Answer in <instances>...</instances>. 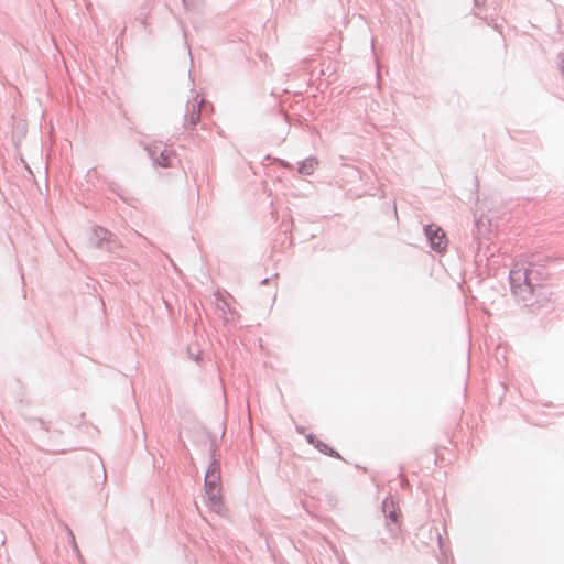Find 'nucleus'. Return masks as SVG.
I'll return each mask as SVG.
<instances>
[{"label": "nucleus", "instance_id": "18", "mask_svg": "<svg viewBox=\"0 0 564 564\" xmlns=\"http://www.w3.org/2000/svg\"><path fill=\"white\" fill-rule=\"evenodd\" d=\"M69 535L72 536V539L74 540V535H73V532L69 530Z\"/></svg>", "mask_w": 564, "mask_h": 564}, {"label": "nucleus", "instance_id": "6", "mask_svg": "<svg viewBox=\"0 0 564 564\" xmlns=\"http://www.w3.org/2000/svg\"><path fill=\"white\" fill-rule=\"evenodd\" d=\"M424 232L433 250L440 252L446 248L447 239L441 227L430 224L424 227Z\"/></svg>", "mask_w": 564, "mask_h": 564}, {"label": "nucleus", "instance_id": "8", "mask_svg": "<svg viewBox=\"0 0 564 564\" xmlns=\"http://www.w3.org/2000/svg\"><path fill=\"white\" fill-rule=\"evenodd\" d=\"M386 516V527L392 536H397L400 530V521H399V511H389L384 513Z\"/></svg>", "mask_w": 564, "mask_h": 564}, {"label": "nucleus", "instance_id": "4", "mask_svg": "<svg viewBox=\"0 0 564 564\" xmlns=\"http://www.w3.org/2000/svg\"><path fill=\"white\" fill-rule=\"evenodd\" d=\"M144 149L155 165L161 167L173 166V161L176 159V156L172 150L163 147L162 143L145 145Z\"/></svg>", "mask_w": 564, "mask_h": 564}, {"label": "nucleus", "instance_id": "19", "mask_svg": "<svg viewBox=\"0 0 564 564\" xmlns=\"http://www.w3.org/2000/svg\"><path fill=\"white\" fill-rule=\"evenodd\" d=\"M476 4L479 6V0H475Z\"/></svg>", "mask_w": 564, "mask_h": 564}, {"label": "nucleus", "instance_id": "13", "mask_svg": "<svg viewBox=\"0 0 564 564\" xmlns=\"http://www.w3.org/2000/svg\"><path fill=\"white\" fill-rule=\"evenodd\" d=\"M382 511L383 513H388L389 511H398L395 508L394 501L391 498H386L382 502Z\"/></svg>", "mask_w": 564, "mask_h": 564}, {"label": "nucleus", "instance_id": "16", "mask_svg": "<svg viewBox=\"0 0 564 564\" xmlns=\"http://www.w3.org/2000/svg\"><path fill=\"white\" fill-rule=\"evenodd\" d=\"M185 6L188 4V2H192V0H182Z\"/></svg>", "mask_w": 564, "mask_h": 564}, {"label": "nucleus", "instance_id": "1", "mask_svg": "<svg viewBox=\"0 0 564 564\" xmlns=\"http://www.w3.org/2000/svg\"><path fill=\"white\" fill-rule=\"evenodd\" d=\"M513 296L525 307L533 310L546 305L553 295L545 268L533 263H517L509 273Z\"/></svg>", "mask_w": 564, "mask_h": 564}, {"label": "nucleus", "instance_id": "10", "mask_svg": "<svg viewBox=\"0 0 564 564\" xmlns=\"http://www.w3.org/2000/svg\"><path fill=\"white\" fill-rule=\"evenodd\" d=\"M318 162L315 158L311 156L300 163L299 172L303 175H312Z\"/></svg>", "mask_w": 564, "mask_h": 564}, {"label": "nucleus", "instance_id": "14", "mask_svg": "<svg viewBox=\"0 0 564 564\" xmlns=\"http://www.w3.org/2000/svg\"><path fill=\"white\" fill-rule=\"evenodd\" d=\"M306 440H307V442H308L310 444H312V445H314V446H315L316 441H317L318 438H317L315 435H313V434H308V435H306Z\"/></svg>", "mask_w": 564, "mask_h": 564}, {"label": "nucleus", "instance_id": "2", "mask_svg": "<svg viewBox=\"0 0 564 564\" xmlns=\"http://www.w3.org/2000/svg\"><path fill=\"white\" fill-rule=\"evenodd\" d=\"M204 488L208 498V502L210 508L220 512L223 508L221 501V488H220V463L215 457L209 464L205 478H204Z\"/></svg>", "mask_w": 564, "mask_h": 564}, {"label": "nucleus", "instance_id": "5", "mask_svg": "<svg viewBox=\"0 0 564 564\" xmlns=\"http://www.w3.org/2000/svg\"><path fill=\"white\" fill-rule=\"evenodd\" d=\"M475 232L474 236L478 241V251L477 257L481 259V256H484L486 259L494 256V252H489V248H486V251L482 252V239L486 238L487 232L490 229V220L485 217L480 216L475 220Z\"/></svg>", "mask_w": 564, "mask_h": 564}, {"label": "nucleus", "instance_id": "9", "mask_svg": "<svg viewBox=\"0 0 564 564\" xmlns=\"http://www.w3.org/2000/svg\"><path fill=\"white\" fill-rule=\"evenodd\" d=\"M216 310L218 312V315L223 317L226 322L232 321L235 318V310H232L224 299H217Z\"/></svg>", "mask_w": 564, "mask_h": 564}, {"label": "nucleus", "instance_id": "17", "mask_svg": "<svg viewBox=\"0 0 564 564\" xmlns=\"http://www.w3.org/2000/svg\"><path fill=\"white\" fill-rule=\"evenodd\" d=\"M268 282H269V279L267 278V279H263L261 283L267 284Z\"/></svg>", "mask_w": 564, "mask_h": 564}, {"label": "nucleus", "instance_id": "3", "mask_svg": "<svg viewBox=\"0 0 564 564\" xmlns=\"http://www.w3.org/2000/svg\"><path fill=\"white\" fill-rule=\"evenodd\" d=\"M90 240L96 248L106 250L109 253L119 254V250L122 249V246L116 236L100 226L93 229Z\"/></svg>", "mask_w": 564, "mask_h": 564}, {"label": "nucleus", "instance_id": "15", "mask_svg": "<svg viewBox=\"0 0 564 564\" xmlns=\"http://www.w3.org/2000/svg\"><path fill=\"white\" fill-rule=\"evenodd\" d=\"M97 465H98V467H100V469H101V473H102V479H104V481H105V480H106V478H107V476H106V469H105V467H104V465H102V463H101L100 460H98V462H97Z\"/></svg>", "mask_w": 564, "mask_h": 564}, {"label": "nucleus", "instance_id": "11", "mask_svg": "<svg viewBox=\"0 0 564 564\" xmlns=\"http://www.w3.org/2000/svg\"><path fill=\"white\" fill-rule=\"evenodd\" d=\"M315 448H317L321 453L325 455H329L332 457L341 458L338 452H336L334 448L329 447L326 443L317 440L315 444Z\"/></svg>", "mask_w": 564, "mask_h": 564}, {"label": "nucleus", "instance_id": "7", "mask_svg": "<svg viewBox=\"0 0 564 564\" xmlns=\"http://www.w3.org/2000/svg\"><path fill=\"white\" fill-rule=\"evenodd\" d=\"M204 99H200L199 101L194 102L192 105L189 104V101H187V110L184 115L183 122L184 129L189 130L199 122L202 116V106L204 105Z\"/></svg>", "mask_w": 564, "mask_h": 564}, {"label": "nucleus", "instance_id": "12", "mask_svg": "<svg viewBox=\"0 0 564 564\" xmlns=\"http://www.w3.org/2000/svg\"><path fill=\"white\" fill-rule=\"evenodd\" d=\"M382 511L383 513H388L389 511H398L395 508L394 501L391 498H386L382 502Z\"/></svg>", "mask_w": 564, "mask_h": 564}]
</instances>
